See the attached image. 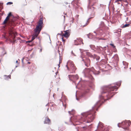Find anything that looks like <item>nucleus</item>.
<instances>
[{"label":"nucleus","mask_w":131,"mask_h":131,"mask_svg":"<svg viewBox=\"0 0 131 131\" xmlns=\"http://www.w3.org/2000/svg\"><path fill=\"white\" fill-rule=\"evenodd\" d=\"M121 83V81H120L116 83V84L113 86H106L102 87L101 94L99 95V100L92 107V110L86 112L81 113L83 117V121L88 123L92 122L95 118V113H96L95 110L97 111L98 108L102 103L106 100L111 99L116 93V92H114L113 91L114 90L116 91L118 88L116 86L119 87Z\"/></svg>","instance_id":"nucleus-1"},{"label":"nucleus","mask_w":131,"mask_h":131,"mask_svg":"<svg viewBox=\"0 0 131 131\" xmlns=\"http://www.w3.org/2000/svg\"><path fill=\"white\" fill-rule=\"evenodd\" d=\"M15 24L13 20H9L6 23V24L4 27L6 26L8 29V32L9 35L11 37H13V40H11V42L13 43L16 42V40L14 39V36L16 35V32L14 31V27Z\"/></svg>","instance_id":"nucleus-2"},{"label":"nucleus","mask_w":131,"mask_h":131,"mask_svg":"<svg viewBox=\"0 0 131 131\" xmlns=\"http://www.w3.org/2000/svg\"><path fill=\"white\" fill-rule=\"evenodd\" d=\"M131 124V122L130 120H125L121 123H119L117 126L119 127H122L126 131V130H128V127Z\"/></svg>","instance_id":"nucleus-3"},{"label":"nucleus","mask_w":131,"mask_h":131,"mask_svg":"<svg viewBox=\"0 0 131 131\" xmlns=\"http://www.w3.org/2000/svg\"><path fill=\"white\" fill-rule=\"evenodd\" d=\"M43 19L42 17L39 20L38 25H37L36 27V28L34 29V30L37 32L38 31L39 32H40L41 31L43 24Z\"/></svg>","instance_id":"nucleus-4"},{"label":"nucleus","mask_w":131,"mask_h":131,"mask_svg":"<svg viewBox=\"0 0 131 131\" xmlns=\"http://www.w3.org/2000/svg\"><path fill=\"white\" fill-rule=\"evenodd\" d=\"M95 131H108L107 129H105L103 124L100 122L97 126V129Z\"/></svg>","instance_id":"nucleus-5"},{"label":"nucleus","mask_w":131,"mask_h":131,"mask_svg":"<svg viewBox=\"0 0 131 131\" xmlns=\"http://www.w3.org/2000/svg\"><path fill=\"white\" fill-rule=\"evenodd\" d=\"M69 78L70 80L72 81L73 79L77 80L78 79V77L77 74L76 75H68Z\"/></svg>","instance_id":"nucleus-6"},{"label":"nucleus","mask_w":131,"mask_h":131,"mask_svg":"<svg viewBox=\"0 0 131 131\" xmlns=\"http://www.w3.org/2000/svg\"><path fill=\"white\" fill-rule=\"evenodd\" d=\"M88 6V8L89 10V9H91V10H92V15H91V17H91L90 18H89L87 20V22H88L89 20L90 19V18H93V17H94V12H93V10L94 9V8H95L94 7H93V6Z\"/></svg>","instance_id":"nucleus-7"},{"label":"nucleus","mask_w":131,"mask_h":131,"mask_svg":"<svg viewBox=\"0 0 131 131\" xmlns=\"http://www.w3.org/2000/svg\"><path fill=\"white\" fill-rule=\"evenodd\" d=\"M74 45H78L80 44L81 42L83 44V43L82 42V39L80 38H77V40H74Z\"/></svg>","instance_id":"nucleus-8"},{"label":"nucleus","mask_w":131,"mask_h":131,"mask_svg":"<svg viewBox=\"0 0 131 131\" xmlns=\"http://www.w3.org/2000/svg\"><path fill=\"white\" fill-rule=\"evenodd\" d=\"M67 63V64L70 63L71 68L73 71H74L76 70V68L72 61H69Z\"/></svg>","instance_id":"nucleus-9"},{"label":"nucleus","mask_w":131,"mask_h":131,"mask_svg":"<svg viewBox=\"0 0 131 131\" xmlns=\"http://www.w3.org/2000/svg\"><path fill=\"white\" fill-rule=\"evenodd\" d=\"M44 124H50V120L49 118L48 117H46L45 118V121L44 122Z\"/></svg>","instance_id":"nucleus-10"},{"label":"nucleus","mask_w":131,"mask_h":131,"mask_svg":"<svg viewBox=\"0 0 131 131\" xmlns=\"http://www.w3.org/2000/svg\"><path fill=\"white\" fill-rule=\"evenodd\" d=\"M65 33L63 35H61L62 36H63L66 38H68L69 36L70 35L69 34V30H67L64 31Z\"/></svg>","instance_id":"nucleus-11"},{"label":"nucleus","mask_w":131,"mask_h":131,"mask_svg":"<svg viewBox=\"0 0 131 131\" xmlns=\"http://www.w3.org/2000/svg\"><path fill=\"white\" fill-rule=\"evenodd\" d=\"M97 0H89V3L90 6H93L97 2Z\"/></svg>","instance_id":"nucleus-12"},{"label":"nucleus","mask_w":131,"mask_h":131,"mask_svg":"<svg viewBox=\"0 0 131 131\" xmlns=\"http://www.w3.org/2000/svg\"><path fill=\"white\" fill-rule=\"evenodd\" d=\"M5 80L8 81L9 79H11V75H4L3 76Z\"/></svg>","instance_id":"nucleus-13"},{"label":"nucleus","mask_w":131,"mask_h":131,"mask_svg":"<svg viewBox=\"0 0 131 131\" xmlns=\"http://www.w3.org/2000/svg\"><path fill=\"white\" fill-rule=\"evenodd\" d=\"M90 71V70L89 68H85L83 71L84 75V76L85 77V74L88 73Z\"/></svg>","instance_id":"nucleus-14"},{"label":"nucleus","mask_w":131,"mask_h":131,"mask_svg":"<svg viewBox=\"0 0 131 131\" xmlns=\"http://www.w3.org/2000/svg\"><path fill=\"white\" fill-rule=\"evenodd\" d=\"M93 58L94 59H96L97 61H98L99 59L100 58V57L99 56H97V55L94 54L93 56Z\"/></svg>","instance_id":"nucleus-15"},{"label":"nucleus","mask_w":131,"mask_h":131,"mask_svg":"<svg viewBox=\"0 0 131 131\" xmlns=\"http://www.w3.org/2000/svg\"><path fill=\"white\" fill-rule=\"evenodd\" d=\"M34 31L35 32V33L33 35L36 38L37 37L38 35L40 33V32H39V31H37L36 32L34 30Z\"/></svg>","instance_id":"nucleus-16"},{"label":"nucleus","mask_w":131,"mask_h":131,"mask_svg":"<svg viewBox=\"0 0 131 131\" xmlns=\"http://www.w3.org/2000/svg\"><path fill=\"white\" fill-rule=\"evenodd\" d=\"M88 78H89L90 80H91L92 81H93L94 79L91 75H88Z\"/></svg>","instance_id":"nucleus-17"},{"label":"nucleus","mask_w":131,"mask_h":131,"mask_svg":"<svg viewBox=\"0 0 131 131\" xmlns=\"http://www.w3.org/2000/svg\"><path fill=\"white\" fill-rule=\"evenodd\" d=\"M130 25V24H126L122 26L121 27L122 28H124L126 27H128Z\"/></svg>","instance_id":"nucleus-18"},{"label":"nucleus","mask_w":131,"mask_h":131,"mask_svg":"<svg viewBox=\"0 0 131 131\" xmlns=\"http://www.w3.org/2000/svg\"><path fill=\"white\" fill-rule=\"evenodd\" d=\"M123 63L124 65H125V66L124 67V68H126L127 67V65L128 64L126 62L123 61Z\"/></svg>","instance_id":"nucleus-19"},{"label":"nucleus","mask_w":131,"mask_h":131,"mask_svg":"<svg viewBox=\"0 0 131 131\" xmlns=\"http://www.w3.org/2000/svg\"><path fill=\"white\" fill-rule=\"evenodd\" d=\"M86 54L88 56H89L93 58V56L91 54L90 52H87L86 53Z\"/></svg>","instance_id":"nucleus-20"},{"label":"nucleus","mask_w":131,"mask_h":131,"mask_svg":"<svg viewBox=\"0 0 131 131\" xmlns=\"http://www.w3.org/2000/svg\"><path fill=\"white\" fill-rule=\"evenodd\" d=\"M96 38V40H98L99 41L100 40H105L106 39V38Z\"/></svg>","instance_id":"nucleus-21"},{"label":"nucleus","mask_w":131,"mask_h":131,"mask_svg":"<svg viewBox=\"0 0 131 131\" xmlns=\"http://www.w3.org/2000/svg\"><path fill=\"white\" fill-rule=\"evenodd\" d=\"M93 72L94 74L96 75H98L100 74V72L99 71H95L94 72Z\"/></svg>","instance_id":"nucleus-22"},{"label":"nucleus","mask_w":131,"mask_h":131,"mask_svg":"<svg viewBox=\"0 0 131 131\" xmlns=\"http://www.w3.org/2000/svg\"><path fill=\"white\" fill-rule=\"evenodd\" d=\"M113 58L115 59H116L117 60L118 59V56L117 54H115L114 56L112 57Z\"/></svg>","instance_id":"nucleus-23"},{"label":"nucleus","mask_w":131,"mask_h":131,"mask_svg":"<svg viewBox=\"0 0 131 131\" xmlns=\"http://www.w3.org/2000/svg\"><path fill=\"white\" fill-rule=\"evenodd\" d=\"M79 0H73L72 1L71 3L72 4V3H74L75 4H77L79 3Z\"/></svg>","instance_id":"nucleus-24"},{"label":"nucleus","mask_w":131,"mask_h":131,"mask_svg":"<svg viewBox=\"0 0 131 131\" xmlns=\"http://www.w3.org/2000/svg\"><path fill=\"white\" fill-rule=\"evenodd\" d=\"M96 31L98 32H99L100 33H102V32L103 31L102 30V29L101 28H99Z\"/></svg>","instance_id":"nucleus-25"},{"label":"nucleus","mask_w":131,"mask_h":131,"mask_svg":"<svg viewBox=\"0 0 131 131\" xmlns=\"http://www.w3.org/2000/svg\"><path fill=\"white\" fill-rule=\"evenodd\" d=\"M73 110H72L71 111H68V112L69 114L70 115H73Z\"/></svg>","instance_id":"nucleus-26"},{"label":"nucleus","mask_w":131,"mask_h":131,"mask_svg":"<svg viewBox=\"0 0 131 131\" xmlns=\"http://www.w3.org/2000/svg\"><path fill=\"white\" fill-rule=\"evenodd\" d=\"M100 48H101L102 49L105 50L106 49V47H102L101 46H100V47L99 49H100Z\"/></svg>","instance_id":"nucleus-27"},{"label":"nucleus","mask_w":131,"mask_h":131,"mask_svg":"<svg viewBox=\"0 0 131 131\" xmlns=\"http://www.w3.org/2000/svg\"><path fill=\"white\" fill-rule=\"evenodd\" d=\"M90 47L93 50V48H94L95 46L93 45H90Z\"/></svg>","instance_id":"nucleus-28"},{"label":"nucleus","mask_w":131,"mask_h":131,"mask_svg":"<svg viewBox=\"0 0 131 131\" xmlns=\"http://www.w3.org/2000/svg\"><path fill=\"white\" fill-rule=\"evenodd\" d=\"M0 8L1 9V10L3 8L2 6L3 5V3H0Z\"/></svg>","instance_id":"nucleus-29"},{"label":"nucleus","mask_w":131,"mask_h":131,"mask_svg":"<svg viewBox=\"0 0 131 131\" xmlns=\"http://www.w3.org/2000/svg\"><path fill=\"white\" fill-rule=\"evenodd\" d=\"M85 94V93H82L81 95L80 96L81 97H83L84 96Z\"/></svg>","instance_id":"nucleus-30"},{"label":"nucleus","mask_w":131,"mask_h":131,"mask_svg":"<svg viewBox=\"0 0 131 131\" xmlns=\"http://www.w3.org/2000/svg\"><path fill=\"white\" fill-rule=\"evenodd\" d=\"M36 37L33 35L32 37V39H31V41H33L35 38Z\"/></svg>","instance_id":"nucleus-31"},{"label":"nucleus","mask_w":131,"mask_h":131,"mask_svg":"<svg viewBox=\"0 0 131 131\" xmlns=\"http://www.w3.org/2000/svg\"><path fill=\"white\" fill-rule=\"evenodd\" d=\"M7 21V20H6L5 19L4 20V21L3 22V23H2V25H5V24L6 23V22Z\"/></svg>","instance_id":"nucleus-32"},{"label":"nucleus","mask_w":131,"mask_h":131,"mask_svg":"<svg viewBox=\"0 0 131 131\" xmlns=\"http://www.w3.org/2000/svg\"><path fill=\"white\" fill-rule=\"evenodd\" d=\"M13 3L12 2H9L7 3L6 4L7 5H11Z\"/></svg>","instance_id":"nucleus-33"},{"label":"nucleus","mask_w":131,"mask_h":131,"mask_svg":"<svg viewBox=\"0 0 131 131\" xmlns=\"http://www.w3.org/2000/svg\"><path fill=\"white\" fill-rule=\"evenodd\" d=\"M110 45L114 48H115V46L113 44L111 43Z\"/></svg>","instance_id":"nucleus-34"},{"label":"nucleus","mask_w":131,"mask_h":131,"mask_svg":"<svg viewBox=\"0 0 131 131\" xmlns=\"http://www.w3.org/2000/svg\"><path fill=\"white\" fill-rule=\"evenodd\" d=\"M90 60L88 58L86 59V61L88 63H90Z\"/></svg>","instance_id":"nucleus-35"},{"label":"nucleus","mask_w":131,"mask_h":131,"mask_svg":"<svg viewBox=\"0 0 131 131\" xmlns=\"http://www.w3.org/2000/svg\"><path fill=\"white\" fill-rule=\"evenodd\" d=\"M80 57H81V58H82V61H84V63H85V66H87V64L85 63V61L83 59V58L82 57V56H81Z\"/></svg>","instance_id":"nucleus-36"},{"label":"nucleus","mask_w":131,"mask_h":131,"mask_svg":"<svg viewBox=\"0 0 131 131\" xmlns=\"http://www.w3.org/2000/svg\"><path fill=\"white\" fill-rule=\"evenodd\" d=\"M9 18V15H8L5 19L6 20H7Z\"/></svg>","instance_id":"nucleus-37"},{"label":"nucleus","mask_w":131,"mask_h":131,"mask_svg":"<svg viewBox=\"0 0 131 131\" xmlns=\"http://www.w3.org/2000/svg\"><path fill=\"white\" fill-rule=\"evenodd\" d=\"M116 1L115 2V3H117V2L119 1H122L123 0H115Z\"/></svg>","instance_id":"nucleus-38"},{"label":"nucleus","mask_w":131,"mask_h":131,"mask_svg":"<svg viewBox=\"0 0 131 131\" xmlns=\"http://www.w3.org/2000/svg\"><path fill=\"white\" fill-rule=\"evenodd\" d=\"M71 53L72 54H73L74 56H76V55L72 51L71 52Z\"/></svg>","instance_id":"nucleus-39"},{"label":"nucleus","mask_w":131,"mask_h":131,"mask_svg":"<svg viewBox=\"0 0 131 131\" xmlns=\"http://www.w3.org/2000/svg\"><path fill=\"white\" fill-rule=\"evenodd\" d=\"M62 41L63 42V43H64V42L65 41V40H64V39H63V37H62Z\"/></svg>","instance_id":"nucleus-40"},{"label":"nucleus","mask_w":131,"mask_h":131,"mask_svg":"<svg viewBox=\"0 0 131 131\" xmlns=\"http://www.w3.org/2000/svg\"><path fill=\"white\" fill-rule=\"evenodd\" d=\"M71 118H72V117H70V118L69 119V121L70 122H72V121H71Z\"/></svg>","instance_id":"nucleus-41"},{"label":"nucleus","mask_w":131,"mask_h":131,"mask_svg":"<svg viewBox=\"0 0 131 131\" xmlns=\"http://www.w3.org/2000/svg\"><path fill=\"white\" fill-rule=\"evenodd\" d=\"M66 67H67V69L68 70H69V68L68 67V65H67V64L66 65Z\"/></svg>","instance_id":"nucleus-42"},{"label":"nucleus","mask_w":131,"mask_h":131,"mask_svg":"<svg viewBox=\"0 0 131 131\" xmlns=\"http://www.w3.org/2000/svg\"><path fill=\"white\" fill-rule=\"evenodd\" d=\"M8 15H9V16H12V14L11 13H9V14H8Z\"/></svg>","instance_id":"nucleus-43"},{"label":"nucleus","mask_w":131,"mask_h":131,"mask_svg":"<svg viewBox=\"0 0 131 131\" xmlns=\"http://www.w3.org/2000/svg\"><path fill=\"white\" fill-rule=\"evenodd\" d=\"M32 41H31V40H29L28 41H27V42H29H29H31Z\"/></svg>","instance_id":"nucleus-44"},{"label":"nucleus","mask_w":131,"mask_h":131,"mask_svg":"<svg viewBox=\"0 0 131 131\" xmlns=\"http://www.w3.org/2000/svg\"><path fill=\"white\" fill-rule=\"evenodd\" d=\"M42 51V49H40V50L39 51L40 52H41Z\"/></svg>","instance_id":"nucleus-45"},{"label":"nucleus","mask_w":131,"mask_h":131,"mask_svg":"<svg viewBox=\"0 0 131 131\" xmlns=\"http://www.w3.org/2000/svg\"><path fill=\"white\" fill-rule=\"evenodd\" d=\"M24 59V58H23L22 59V60H21V61H22V62L23 63V60Z\"/></svg>","instance_id":"nucleus-46"},{"label":"nucleus","mask_w":131,"mask_h":131,"mask_svg":"<svg viewBox=\"0 0 131 131\" xmlns=\"http://www.w3.org/2000/svg\"><path fill=\"white\" fill-rule=\"evenodd\" d=\"M93 32L94 33H95L96 35H97V33H96V32L95 31H94Z\"/></svg>","instance_id":"nucleus-47"},{"label":"nucleus","mask_w":131,"mask_h":131,"mask_svg":"<svg viewBox=\"0 0 131 131\" xmlns=\"http://www.w3.org/2000/svg\"><path fill=\"white\" fill-rule=\"evenodd\" d=\"M60 61L59 64L58 65V68H59L60 67Z\"/></svg>","instance_id":"nucleus-48"},{"label":"nucleus","mask_w":131,"mask_h":131,"mask_svg":"<svg viewBox=\"0 0 131 131\" xmlns=\"http://www.w3.org/2000/svg\"><path fill=\"white\" fill-rule=\"evenodd\" d=\"M58 35H60V36L61 35L60 34H59V33H58L57 34V36Z\"/></svg>","instance_id":"nucleus-49"},{"label":"nucleus","mask_w":131,"mask_h":131,"mask_svg":"<svg viewBox=\"0 0 131 131\" xmlns=\"http://www.w3.org/2000/svg\"><path fill=\"white\" fill-rule=\"evenodd\" d=\"M93 85V84L92 83H91V85L90 86H91V87H92V86Z\"/></svg>","instance_id":"nucleus-50"},{"label":"nucleus","mask_w":131,"mask_h":131,"mask_svg":"<svg viewBox=\"0 0 131 131\" xmlns=\"http://www.w3.org/2000/svg\"><path fill=\"white\" fill-rule=\"evenodd\" d=\"M87 24V23H86L85 25H83V27H85V25H87V24Z\"/></svg>","instance_id":"nucleus-51"},{"label":"nucleus","mask_w":131,"mask_h":131,"mask_svg":"<svg viewBox=\"0 0 131 131\" xmlns=\"http://www.w3.org/2000/svg\"><path fill=\"white\" fill-rule=\"evenodd\" d=\"M76 99L77 100H79V99L77 97L76 98Z\"/></svg>","instance_id":"nucleus-52"},{"label":"nucleus","mask_w":131,"mask_h":131,"mask_svg":"<svg viewBox=\"0 0 131 131\" xmlns=\"http://www.w3.org/2000/svg\"><path fill=\"white\" fill-rule=\"evenodd\" d=\"M104 58H105V59H107V57H106V56H104Z\"/></svg>","instance_id":"nucleus-53"},{"label":"nucleus","mask_w":131,"mask_h":131,"mask_svg":"<svg viewBox=\"0 0 131 131\" xmlns=\"http://www.w3.org/2000/svg\"><path fill=\"white\" fill-rule=\"evenodd\" d=\"M64 3L66 4H68V3L67 2H65Z\"/></svg>","instance_id":"nucleus-54"},{"label":"nucleus","mask_w":131,"mask_h":131,"mask_svg":"<svg viewBox=\"0 0 131 131\" xmlns=\"http://www.w3.org/2000/svg\"><path fill=\"white\" fill-rule=\"evenodd\" d=\"M75 128L77 129V131H78V128L77 127H76Z\"/></svg>","instance_id":"nucleus-55"},{"label":"nucleus","mask_w":131,"mask_h":131,"mask_svg":"<svg viewBox=\"0 0 131 131\" xmlns=\"http://www.w3.org/2000/svg\"><path fill=\"white\" fill-rule=\"evenodd\" d=\"M49 103H48V104H47L46 105V106H48V105H49Z\"/></svg>","instance_id":"nucleus-56"},{"label":"nucleus","mask_w":131,"mask_h":131,"mask_svg":"<svg viewBox=\"0 0 131 131\" xmlns=\"http://www.w3.org/2000/svg\"><path fill=\"white\" fill-rule=\"evenodd\" d=\"M86 126H83V128H85V127H86Z\"/></svg>","instance_id":"nucleus-57"},{"label":"nucleus","mask_w":131,"mask_h":131,"mask_svg":"<svg viewBox=\"0 0 131 131\" xmlns=\"http://www.w3.org/2000/svg\"><path fill=\"white\" fill-rule=\"evenodd\" d=\"M4 37L5 39H6L7 38L5 36H4Z\"/></svg>","instance_id":"nucleus-58"},{"label":"nucleus","mask_w":131,"mask_h":131,"mask_svg":"<svg viewBox=\"0 0 131 131\" xmlns=\"http://www.w3.org/2000/svg\"><path fill=\"white\" fill-rule=\"evenodd\" d=\"M16 63H18V61L17 60L16 61Z\"/></svg>","instance_id":"nucleus-59"},{"label":"nucleus","mask_w":131,"mask_h":131,"mask_svg":"<svg viewBox=\"0 0 131 131\" xmlns=\"http://www.w3.org/2000/svg\"><path fill=\"white\" fill-rule=\"evenodd\" d=\"M65 123L67 124H68V123L66 122H65Z\"/></svg>","instance_id":"nucleus-60"},{"label":"nucleus","mask_w":131,"mask_h":131,"mask_svg":"<svg viewBox=\"0 0 131 131\" xmlns=\"http://www.w3.org/2000/svg\"><path fill=\"white\" fill-rule=\"evenodd\" d=\"M28 64H30V62H28Z\"/></svg>","instance_id":"nucleus-61"},{"label":"nucleus","mask_w":131,"mask_h":131,"mask_svg":"<svg viewBox=\"0 0 131 131\" xmlns=\"http://www.w3.org/2000/svg\"><path fill=\"white\" fill-rule=\"evenodd\" d=\"M117 2V4H120L119 3V2Z\"/></svg>","instance_id":"nucleus-62"},{"label":"nucleus","mask_w":131,"mask_h":131,"mask_svg":"<svg viewBox=\"0 0 131 131\" xmlns=\"http://www.w3.org/2000/svg\"><path fill=\"white\" fill-rule=\"evenodd\" d=\"M48 109H49V108L48 107V108H47V111H48Z\"/></svg>","instance_id":"nucleus-63"},{"label":"nucleus","mask_w":131,"mask_h":131,"mask_svg":"<svg viewBox=\"0 0 131 131\" xmlns=\"http://www.w3.org/2000/svg\"><path fill=\"white\" fill-rule=\"evenodd\" d=\"M63 17H64V18H65V16H63Z\"/></svg>","instance_id":"nucleus-64"}]
</instances>
